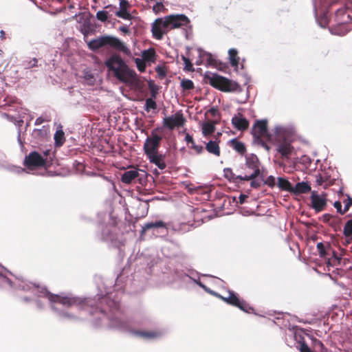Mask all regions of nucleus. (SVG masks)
<instances>
[{"label": "nucleus", "instance_id": "f257e3e1", "mask_svg": "<svg viewBox=\"0 0 352 352\" xmlns=\"http://www.w3.org/2000/svg\"><path fill=\"white\" fill-rule=\"evenodd\" d=\"M45 296L52 302H58L67 307L76 305L80 309L89 310L90 314L92 316L98 314L99 319L107 316L106 310L103 307L104 304L109 307L110 311L118 308L117 302L107 296H98L97 298L94 299H80L76 297L52 294L47 292H45Z\"/></svg>", "mask_w": 352, "mask_h": 352}, {"label": "nucleus", "instance_id": "f03ea898", "mask_svg": "<svg viewBox=\"0 0 352 352\" xmlns=\"http://www.w3.org/2000/svg\"><path fill=\"white\" fill-rule=\"evenodd\" d=\"M189 23L190 20L185 14H170L155 19L152 24L151 32L155 39L161 40L170 30L186 27Z\"/></svg>", "mask_w": 352, "mask_h": 352}, {"label": "nucleus", "instance_id": "7ed1b4c3", "mask_svg": "<svg viewBox=\"0 0 352 352\" xmlns=\"http://www.w3.org/2000/svg\"><path fill=\"white\" fill-rule=\"evenodd\" d=\"M105 66L109 72L120 82L126 85H134L137 82L135 72L129 68L127 64L118 54H112L105 62Z\"/></svg>", "mask_w": 352, "mask_h": 352}, {"label": "nucleus", "instance_id": "20e7f679", "mask_svg": "<svg viewBox=\"0 0 352 352\" xmlns=\"http://www.w3.org/2000/svg\"><path fill=\"white\" fill-rule=\"evenodd\" d=\"M350 4L346 2L342 3L340 6L336 10L333 17L331 19V21L333 22L331 25V31L333 34L342 36L349 32L347 23L351 20L349 12ZM336 5H340V1H333L330 3L329 8H332Z\"/></svg>", "mask_w": 352, "mask_h": 352}, {"label": "nucleus", "instance_id": "39448f33", "mask_svg": "<svg viewBox=\"0 0 352 352\" xmlns=\"http://www.w3.org/2000/svg\"><path fill=\"white\" fill-rule=\"evenodd\" d=\"M245 159L243 172L241 173L243 182L250 181L251 188L258 189L261 186V182L257 179L261 174L260 160L253 153L245 155Z\"/></svg>", "mask_w": 352, "mask_h": 352}, {"label": "nucleus", "instance_id": "423d86ee", "mask_svg": "<svg viewBox=\"0 0 352 352\" xmlns=\"http://www.w3.org/2000/svg\"><path fill=\"white\" fill-rule=\"evenodd\" d=\"M89 48L92 51H96L103 47H109L110 48L122 52L126 55H129L131 51L129 47L118 38L110 35H105L91 40L87 43Z\"/></svg>", "mask_w": 352, "mask_h": 352}, {"label": "nucleus", "instance_id": "0eeeda50", "mask_svg": "<svg viewBox=\"0 0 352 352\" xmlns=\"http://www.w3.org/2000/svg\"><path fill=\"white\" fill-rule=\"evenodd\" d=\"M207 82L214 88L223 92H241L242 89L240 85L226 77L221 76L217 74L206 76Z\"/></svg>", "mask_w": 352, "mask_h": 352}, {"label": "nucleus", "instance_id": "6e6552de", "mask_svg": "<svg viewBox=\"0 0 352 352\" xmlns=\"http://www.w3.org/2000/svg\"><path fill=\"white\" fill-rule=\"evenodd\" d=\"M158 129H154L151 135L146 138L144 144V151L146 155L158 152L162 137L157 133Z\"/></svg>", "mask_w": 352, "mask_h": 352}, {"label": "nucleus", "instance_id": "1a4fd4ad", "mask_svg": "<svg viewBox=\"0 0 352 352\" xmlns=\"http://www.w3.org/2000/svg\"><path fill=\"white\" fill-rule=\"evenodd\" d=\"M220 298L227 304L236 307L244 312L250 313L254 311V308L252 307H251L245 300L240 299L237 294L234 292L230 291L228 296H220Z\"/></svg>", "mask_w": 352, "mask_h": 352}, {"label": "nucleus", "instance_id": "9d476101", "mask_svg": "<svg viewBox=\"0 0 352 352\" xmlns=\"http://www.w3.org/2000/svg\"><path fill=\"white\" fill-rule=\"evenodd\" d=\"M186 122L182 111H177L174 115L166 117L163 120V124L169 130H173L175 128L182 127Z\"/></svg>", "mask_w": 352, "mask_h": 352}, {"label": "nucleus", "instance_id": "9b49d317", "mask_svg": "<svg viewBox=\"0 0 352 352\" xmlns=\"http://www.w3.org/2000/svg\"><path fill=\"white\" fill-rule=\"evenodd\" d=\"M24 164L28 168H36V167H45L47 168L50 166V163L47 160L43 158V157L37 152L31 153L28 157H25Z\"/></svg>", "mask_w": 352, "mask_h": 352}, {"label": "nucleus", "instance_id": "f8f14e48", "mask_svg": "<svg viewBox=\"0 0 352 352\" xmlns=\"http://www.w3.org/2000/svg\"><path fill=\"white\" fill-rule=\"evenodd\" d=\"M276 151L280 155L281 160L288 161L294 152V146L291 142L285 139L277 142Z\"/></svg>", "mask_w": 352, "mask_h": 352}, {"label": "nucleus", "instance_id": "ddd939ff", "mask_svg": "<svg viewBox=\"0 0 352 352\" xmlns=\"http://www.w3.org/2000/svg\"><path fill=\"white\" fill-rule=\"evenodd\" d=\"M251 133L258 141L262 138L268 137L267 121L266 120H256L252 126Z\"/></svg>", "mask_w": 352, "mask_h": 352}, {"label": "nucleus", "instance_id": "4468645a", "mask_svg": "<svg viewBox=\"0 0 352 352\" xmlns=\"http://www.w3.org/2000/svg\"><path fill=\"white\" fill-rule=\"evenodd\" d=\"M311 207L316 212H321L324 210L327 206L326 195H319L316 191H312L310 197Z\"/></svg>", "mask_w": 352, "mask_h": 352}, {"label": "nucleus", "instance_id": "2eb2a0df", "mask_svg": "<svg viewBox=\"0 0 352 352\" xmlns=\"http://www.w3.org/2000/svg\"><path fill=\"white\" fill-rule=\"evenodd\" d=\"M130 7L127 0H120V9L116 12V16L125 20H131L132 15L129 11Z\"/></svg>", "mask_w": 352, "mask_h": 352}, {"label": "nucleus", "instance_id": "dca6fc26", "mask_svg": "<svg viewBox=\"0 0 352 352\" xmlns=\"http://www.w3.org/2000/svg\"><path fill=\"white\" fill-rule=\"evenodd\" d=\"M232 124L236 129L241 131L247 130L250 125L249 121L240 113L232 118Z\"/></svg>", "mask_w": 352, "mask_h": 352}, {"label": "nucleus", "instance_id": "f3484780", "mask_svg": "<svg viewBox=\"0 0 352 352\" xmlns=\"http://www.w3.org/2000/svg\"><path fill=\"white\" fill-rule=\"evenodd\" d=\"M150 162L156 165L160 169L164 170L166 167L165 163V155L158 152L146 155Z\"/></svg>", "mask_w": 352, "mask_h": 352}, {"label": "nucleus", "instance_id": "a211bd4d", "mask_svg": "<svg viewBox=\"0 0 352 352\" xmlns=\"http://www.w3.org/2000/svg\"><path fill=\"white\" fill-rule=\"evenodd\" d=\"M140 175V173L138 172V170L137 169H132L125 171L122 177H121V181L122 182L129 184L134 182Z\"/></svg>", "mask_w": 352, "mask_h": 352}, {"label": "nucleus", "instance_id": "6ab92c4d", "mask_svg": "<svg viewBox=\"0 0 352 352\" xmlns=\"http://www.w3.org/2000/svg\"><path fill=\"white\" fill-rule=\"evenodd\" d=\"M154 228H164L167 229V223L163 221H157L155 222H148L145 223L141 230V235L144 234L148 230Z\"/></svg>", "mask_w": 352, "mask_h": 352}, {"label": "nucleus", "instance_id": "aec40b11", "mask_svg": "<svg viewBox=\"0 0 352 352\" xmlns=\"http://www.w3.org/2000/svg\"><path fill=\"white\" fill-rule=\"evenodd\" d=\"M219 123L218 120L207 122L202 125V133L204 136L212 134L215 131V125Z\"/></svg>", "mask_w": 352, "mask_h": 352}, {"label": "nucleus", "instance_id": "412c9836", "mask_svg": "<svg viewBox=\"0 0 352 352\" xmlns=\"http://www.w3.org/2000/svg\"><path fill=\"white\" fill-rule=\"evenodd\" d=\"M230 146L241 155H243L246 152L245 144L239 141L236 138H233L230 141Z\"/></svg>", "mask_w": 352, "mask_h": 352}, {"label": "nucleus", "instance_id": "4be33fe9", "mask_svg": "<svg viewBox=\"0 0 352 352\" xmlns=\"http://www.w3.org/2000/svg\"><path fill=\"white\" fill-rule=\"evenodd\" d=\"M225 177L230 181L235 184H239L243 182L242 174L236 175L232 172L231 168H226L224 170Z\"/></svg>", "mask_w": 352, "mask_h": 352}, {"label": "nucleus", "instance_id": "5701e85b", "mask_svg": "<svg viewBox=\"0 0 352 352\" xmlns=\"http://www.w3.org/2000/svg\"><path fill=\"white\" fill-rule=\"evenodd\" d=\"M311 190V186L306 182H298L293 187L292 192L296 195L307 193Z\"/></svg>", "mask_w": 352, "mask_h": 352}, {"label": "nucleus", "instance_id": "b1692460", "mask_svg": "<svg viewBox=\"0 0 352 352\" xmlns=\"http://www.w3.org/2000/svg\"><path fill=\"white\" fill-rule=\"evenodd\" d=\"M4 116H6L10 121L14 122L15 124L18 126V142L19 143L22 145V140L21 137V126L22 124V119L20 116H19L17 118L10 116L7 113H4Z\"/></svg>", "mask_w": 352, "mask_h": 352}, {"label": "nucleus", "instance_id": "393cba45", "mask_svg": "<svg viewBox=\"0 0 352 352\" xmlns=\"http://www.w3.org/2000/svg\"><path fill=\"white\" fill-rule=\"evenodd\" d=\"M206 149L208 153L217 157L220 156L221 155L219 144L216 141H209L206 145Z\"/></svg>", "mask_w": 352, "mask_h": 352}, {"label": "nucleus", "instance_id": "a878e982", "mask_svg": "<svg viewBox=\"0 0 352 352\" xmlns=\"http://www.w3.org/2000/svg\"><path fill=\"white\" fill-rule=\"evenodd\" d=\"M200 56L206 61V65L214 67H217L218 61L210 53L203 52L201 53Z\"/></svg>", "mask_w": 352, "mask_h": 352}, {"label": "nucleus", "instance_id": "bb28decb", "mask_svg": "<svg viewBox=\"0 0 352 352\" xmlns=\"http://www.w3.org/2000/svg\"><path fill=\"white\" fill-rule=\"evenodd\" d=\"M230 63L232 67H238L239 63V57L238 56V51L236 49L232 48L228 51Z\"/></svg>", "mask_w": 352, "mask_h": 352}, {"label": "nucleus", "instance_id": "cd10ccee", "mask_svg": "<svg viewBox=\"0 0 352 352\" xmlns=\"http://www.w3.org/2000/svg\"><path fill=\"white\" fill-rule=\"evenodd\" d=\"M278 186L283 190L292 192L293 186L287 179L285 178H278Z\"/></svg>", "mask_w": 352, "mask_h": 352}, {"label": "nucleus", "instance_id": "c85d7f7f", "mask_svg": "<svg viewBox=\"0 0 352 352\" xmlns=\"http://www.w3.org/2000/svg\"><path fill=\"white\" fill-rule=\"evenodd\" d=\"M133 333L138 336L142 337L146 339H151L156 338L159 333L155 331H134Z\"/></svg>", "mask_w": 352, "mask_h": 352}, {"label": "nucleus", "instance_id": "c756f323", "mask_svg": "<svg viewBox=\"0 0 352 352\" xmlns=\"http://www.w3.org/2000/svg\"><path fill=\"white\" fill-rule=\"evenodd\" d=\"M54 141L56 146H61L65 142V133L60 129L54 134Z\"/></svg>", "mask_w": 352, "mask_h": 352}, {"label": "nucleus", "instance_id": "7c9ffc66", "mask_svg": "<svg viewBox=\"0 0 352 352\" xmlns=\"http://www.w3.org/2000/svg\"><path fill=\"white\" fill-rule=\"evenodd\" d=\"M48 129L46 126H43L40 129H34L32 133L34 138L38 140H42L47 136Z\"/></svg>", "mask_w": 352, "mask_h": 352}, {"label": "nucleus", "instance_id": "2f4dec72", "mask_svg": "<svg viewBox=\"0 0 352 352\" xmlns=\"http://www.w3.org/2000/svg\"><path fill=\"white\" fill-rule=\"evenodd\" d=\"M313 347L315 351L318 352H328L327 349L324 346L323 343L317 338H312Z\"/></svg>", "mask_w": 352, "mask_h": 352}, {"label": "nucleus", "instance_id": "473e14b6", "mask_svg": "<svg viewBox=\"0 0 352 352\" xmlns=\"http://www.w3.org/2000/svg\"><path fill=\"white\" fill-rule=\"evenodd\" d=\"M111 325L113 327L122 329H126L128 327V324L126 321H124L118 318H115L112 320Z\"/></svg>", "mask_w": 352, "mask_h": 352}, {"label": "nucleus", "instance_id": "72a5a7b5", "mask_svg": "<svg viewBox=\"0 0 352 352\" xmlns=\"http://www.w3.org/2000/svg\"><path fill=\"white\" fill-rule=\"evenodd\" d=\"M148 87L151 93V98H155L159 91V87L155 84L154 81L148 82Z\"/></svg>", "mask_w": 352, "mask_h": 352}, {"label": "nucleus", "instance_id": "f704fd0d", "mask_svg": "<svg viewBox=\"0 0 352 352\" xmlns=\"http://www.w3.org/2000/svg\"><path fill=\"white\" fill-rule=\"evenodd\" d=\"M343 234L346 238L352 236V220H349L345 223Z\"/></svg>", "mask_w": 352, "mask_h": 352}, {"label": "nucleus", "instance_id": "c9c22d12", "mask_svg": "<svg viewBox=\"0 0 352 352\" xmlns=\"http://www.w3.org/2000/svg\"><path fill=\"white\" fill-rule=\"evenodd\" d=\"M181 87L184 90H192L194 89V83L191 80L183 79L181 82Z\"/></svg>", "mask_w": 352, "mask_h": 352}, {"label": "nucleus", "instance_id": "e433bc0d", "mask_svg": "<svg viewBox=\"0 0 352 352\" xmlns=\"http://www.w3.org/2000/svg\"><path fill=\"white\" fill-rule=\"evenodd\" d=\"M96 17L98 21L104 23L108 20L109 11L100 10L97 12Z\"/></svg>", "mask_w": 352, "mask_h": 352}, {"label": "nucleus", "instance_id": "4c0bfd02", "mask_svg": "<svg viewBox=\"0 0 352 352\" xmlns=\"http://www.w3.org/2000/svg\"><path fill=\"white\" fill-rule=\"evenodd\" d=\"M145 111L148 112L151 109H156L157 104L153 98H147L145 102Z\"/></svg>", "mask_w": 352, "mask_h": 352}, {"label": "nucleus", "instance_id": "58836bf2", "mask_svg": "<svg viewBox=\"0 0 352 352\" xmlns=\"http://www.w3.org/2000/svg\"><path fill=\"white\" fill-rule=\"evenodd\" d=\"M182 59L185 65L184 69L187 72H194L195 69L190 60L184 55L182 56Z\"/></svg>", "mask_w": 352, "mask_h": 352}, {"label": "nucleus", "instance_id": "ea45409f", "mask_svg": "<svg viewBox=\"0 0 352 352\" xmlns=\"http://www.w3.org/2000/svg\"><path fill=\"white\" fill-rule=\"evenodd\" d=\"M319 256L324 258L327 255V252L325 249L324 245L322 243H318L316 245Z\"/></svg>", "mask_w": 352, "mask_h": 352}, {"label": "nucleus", "instance_id": "a19ab883", "mask_svg": "<svg viewBox=\"0 0 352 352\" xmlns=\"http://www.w3.org/2000/svg\"><path fill=\"white\" fill-rule=\"evenodd\" d=\"M135 63H136L137 68L140 72H142L145 71L146 63H144V60H140L139 58H136Z\"/></svg>", "mask_w": 352, "mask_h": 352}, {"label": "nucleus", "instance_id": "79ce46f5", "mask_svg": "<svg viewBox=\"0 0 352 352\" xmlns=\"http://www.w3.org/2000/svg\"><path fill=\"white\" fill-rule=\"evenodd\" d=\"M300 347L299 351L300 352H314L311 350V349L309 347V346L307 344V343L305 341L300 342Z\"/></svg>", "mask_w": 352, "mask_h": 352}, {"label": "nucleus", "instance_id": "37998d69", "mask_svg": "<svg viewBox=\"0 0 352 352\" xmlns=\"http://www.w3.org/2000/svg\"><path fill=\"white\" fill-rule=\"evenodd\" d=\"M343 203L344 204V211L346 212L350 207L352 206V197L347 195V199H344Z\"/></svg>", "mask_w": 352, "mask_h": 352}, {"label": "nucleus", "instance_id": "c03bdc74", "mask_svg": "<svg viewBox=\"0 0 352 352\" xmlns=\"http://www.w3.org/2000/svg\"><path fill=\"white\" fill-rule=\"evenodd\" d=\"M207 113L210 114L212 117L218 116V120L220 119V113H219L217 108H215V107L210 108L208 111Z\"/></svg>", "mask_w": 352, "mask_h": 352}, {"label": "nucleus", "instance_id": "a18cd8bd", "mask_svg": "<svg viewBox=\"0 0 352 352\" xmlns=\"http://www.w3.org/2000/svg\"><path fill=\"white\" fill-rule=\"evenodd\" d=\"M333 206L336 208L337 212H339L340 214H344L346 213V211H344V208L343 210L342 209V204L340 201H336L333 204Z\"/></svg>", "mask_w": 352, "mask_h": 352}, {"label": "nucleus", "instance_id": "49530a36", "mask_svg": "<svg viewBox=\"0 0 352 352\" xmlns=\"http://www.w3.org/2000/svg\"><path fill=\"white\" fill-rule=\"evenodd\" d=\"M265 184L270 187H274L275 185V178L273 176H269L265 182Z\"/></svg>", "mask_w": 352, "mask_h": 352}, {"label": "nucleus", "instance_id": "de8ad7c7", "mask_svg": "<svg viewBox=\"0 0 352 352\" xmlns=\"http://www.w3.org/2000/svg\"><path fill=\"white\" fill-rule=\"evenodd\" d=\"M0 283L8 284L11 286V281L8 278L3 275L1 273H0Z\"/></svg>", "mask_w": 352, "mask_h": 352}, {"label": "nucleus", "instance_id": "09e8293b", "mask_svg": "<svg viewBox=\"0 0 352 352\" xmlns=\"http://www.w3.org/2000/svg\"><path fill=\"white\" fill-rule=\"evenodd\" d=\"M117 8L116 6H113V5H111V4H109L107 6L104 7V11H109V14L110 12H114L116 14V12L117 11Z\"/></svg>", "mask_w": 352, "mask_h": 352}, {"label": "nucleus", "instance_id": "8fccbe9b", "mask_svg": "<svg viewBox=\"0 0 352 352\" xmlns=\"http://www.w3.org/2000/svg\"><path fill=\"white\" fill-rule=\"evenodd\" d=\"M195 151V153L196 154H201L204 151V146H201V145H197L194 147V148L192 149Z\"/></svg>", "mask_w": 352, "mask_h": 352}, {"label": "nucleus", "instance_id": "3c124183", "mask_svg": "<svg viewBox=\"0 0 352 352\" xmlns=\"http://www.w3.org/2000/svg\"><path fill=\"white\" fill-rule=\"evenodd\" d=\"M164 8V6L162 3H157L154 6H153V10L154 12H158L160 11H161L162 8Z\"/></svg>", "mask_w": 352, "mask_h": 352}, {"label": "nucleus", "instance_id": "603ef678", "mask_svg": "<svg viewBox=\"0 0 352 352\" xmlns=\"http://www.w3.org/2000/svg\"><path fill=\"white\" fill-rule=\"evenodd\" d=\"M323 218H324V221H330L331 220H335L336 219V217L331 215V214H325L323 215Z\"/></svg>", "mask_w": 352, "mask_h": 352}, {"label": "nucleus", "instance_id": "864d4df0", "mask_svg": "<svg viewBox=\"0 0 352 352\" xmlns=\"http://www.w3.org/2000/svg\"><path fill=\"white\" fill-rule=\"evenodd\" d=\"M119 30L124 34L130 33V30H129V28L126 25L120 26L119 28Z\"/></svg>", "mask_w": 352, "mask_h": 352}, {"label": "nucleus", "instance_id": "5fc2aeb1", "mask_svg": "<svg viewBox=\"0 0 352 352\" xmlns=\"http://www.w3.org/2000/svg\"><path fill=\"white\" fill-rule=\"evenodd\" d=\"M37 59L36 58H33L32 60L30 61L28 66H27V68H31V67H33L34 66L36 65V63H37Z\"/></svg>", "mask_w": 352, "mask_h": 352}, {"label": "nucleus", "instance_id": "6e6d98bb", "mask_svg": "<svg viewBox=\"0 0 352 352\" xmlns=\"http://www.w3.org/2000/svg\"><path fill=\"white\" fill-rule=\"evenodd\" d=\"M248 195H241L239 197V203L240 204H243L245 201V199L248 198Z\"/></svg>", "mask_w": 352, "mask_h": 352}, {"label": "nucleus", "instance_id": "4d7b16f0", "mask_svg": "<svg viewBox=\"0 0 352 352\" xmlns=\"http://www.w3.org/2000/svg\"><path fill=\"white\" fill-rule=\"evenodd\" d=\"M185 140L187 142V144H189L190 143V142H192L193 138L190 135L187 133L185 137Z\"/></svg>", "mask_w": 352, "mask_h": 352}, {"label": "nucleus", "instance_id": "13d9d810", "mask_svg": "<svg viewBox=\"0 0 352 352\" xmlns=\"http://www.w3.org/2000/svg\"><path fill=\"white\" fill-rule=\"evenodd\" d=\"M260 142H261V146L265 148L266 149L267 151H270V147L267 145V143H265V142L262 141L261 139L259 140Z\"/></svg>", "mask_w": 352, "mask_h": 352}, {"label": "nucleus", "instance_id": "bf43d9fd", "mask_svg": "<svg viewBox=\"0 0 352 352\" xmlns=\"http://www.w3.org/2000/svg\"><path fill=\"white\" fill-rule=\"evenodd\" d=\"M43 119L42 118H38L36 121H35V124L36 125H38V124H41L43 122Z\"/></svg>", "mask_w": 352, "mask_h": 352}, {"label": "nucleus", "instance_id": "052dcab7", "mask_svg": "<svg viewBox=\"0 0 352 352\" xmlns=\"http://www.w3.org/2000/svg\"><path fill=\"white\" fill-rule=\"evenodd\" d=\"M351 242H352V236H351L349 238H346V239L345 240V242L344 243V244L345 245H347L349 243H351Z\"/></svg>", "mask_w": 352, "mask_h": 352}, {"label": "nucleus", "instance_id": "680f3d73", "mask_svg": "<svg viewBox=\"0 0 352 352\" xmlns=\"http://www.w3.org/2000/svg\"><path fill=\"white\" fill-rule=\"evenodd\" d=\"M317 182L319 185H322L324 182V179L322 177H320L319 179H317Z\"/></svg>", "mask_w": 352, "mask_h": 352}, {"label": "nucleus", "instance_id": "e2e57ef3", "mask_svg": "<svg viewBox=\"0 0 352 352\" xmlns=\"http://www.w3.org/2000/svg\"><path fill=\"white\" fill-rule=\"evenodd\" d=\"M189 144H190V146H189V148L191 149H193L194 147L196 146V144H195V142L194 140H192V142H190V143Z\"/></svg>", "mask_w": 352, "mask_h": 352}, {"label": "nucleus", "instance_id": "0e129e2a", "mask_svg": "<svg viewBox=\"0 0 352 352\" xmlns=\"http://www.w3.org/2000/svg\"><path fill=\"white\" fill-rule=\"evenodd\" d=\"M157 73H158L160 75H162V76H165V73L162 71V69H160V68L157 69Z\"/></svg>", "mask_w": 352, "mask_h": 352}, {"label": "nucleus", "instance_id": "69168bd1", "mask_svg": "<svg viewBox=\"0 0 352 352\" xmlns=\"http://www.w3.org/2000/svg\"><path fill=\"white\" fill-rule=\"evenodd\" d=\"M63 316H65V317H68V318H72L73 317L72 316H71V315H69L68 314H66V313L63 314Z\"/></svg>", "mask_w": 352, "mask_h": 352}, {"label": "nucleus", "instance_id": "338daca9", "mask_svg": "<svg viewBox=\"0 0 352 352\" xmlns=\"http://www.w3.org/2000/svg\"><path fill=\"white\" fill-rule=\"evenodd\" d=\"M59 2H64V1H66L67 3L69 2L70 0H58Z\"/></svg>", "mask_w": 352, "mask_h": 352}, {"label": "nucleus", "instance_id": "774afa93", "mask_svg": "<svg viewBox=\"0 0 352 352\" xmlns=\"http://www.w3.org/2000/svg\"><path fill=\"white\" fill-rule=\"evenodd\" d=\"M333 256L336 258V259H340V258H338L337 256H336V254L335 252H333Z\"/></svg>", "mask_w": 352, "mask_h": 352}]
</instances>
